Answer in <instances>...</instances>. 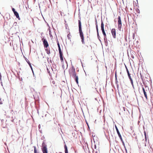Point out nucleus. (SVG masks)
<instances>
[{
  "label": "nucleus",
  "instance_id": "obj_1",
  "mask_svg": "<svg viewBox=\"0 0 153 153\" xmlns=\"http://www.w3.org/2000/svg\"><path fill=\"white\" fill-rule=\"evenodd\" d=\"M69 73L70 75H72V77L74 79L76 82V83L78 85V86H79L78 77V76L76 75V73L75 72V69L73 66L72 67V68L71 69V72L69 71Z\"/></svg>",
  "mask_w": 153,
  "mask_h": 153
},
{
  "label": "nucleus",
  "instance_id": "obj_2",
  "mask_svg": "<svg viewBox=\"0 0 153 153\" xmlns=\"http://www.w3.org/2000/svg\"><path fill=\"white\" fill-rule=\"evenodd\" d=\"M41 150L43 153H48L47 145L45 143H42Z\"/></svg>",
  "mask_w": 153,
  "mask_h": 153
},
{
  "label": "nucleus",
  "instance_id": "obj_3",
  "mask_svg": "<svg viewBox=\"0 0 153 153\" xmlns=\"http://www.w3.org/2000/svg\"><path fill=\"white\" fill-rule=\"evenodd\" d=\"M118 28L119 30L121 31L122 26V22L121 17L120 16H118Z\"/></svg>",
  "mask_w": 153,
  "mask_h": 153
},
{
  "label": "nucleus",
  "instance_id": "obj_4",
  "mask_svg": "<svg viewBox=\"0 0 153 153\" xmlns=\"http://www.w3.org/2000/svg\"><path fill=\"white\" fill-rule=\"evenodd\" d=\"M42 40L44 48H47L49 47V44L46 39H42Z\"/></svg>",
  "mask_w": 153,
  "mask_h": 153
},
{
  "label": "nucleus",
  "instance_id": "obj_5",
  "mask_svg": "<svg viewBox=\"0 0 153 153\" xmlns=\"http://www.w3.org/2000/svg\"><path fill=\"white\" fill-rule=\"evenodd\" d=\"M115 127L116 129V130L117 133L118 135V136L119 138H120V140L121 141H122V140H123L122 136L119 131V130L117 126H116V125H115Z\"/></svg>",
  "mask_w": 153,
  "mask_h": 153
},
{
  "label": "nucleus",
  "instance_id": "obj_6",
  "mask_svg": "<svg viewBox=\"0 0 153 153\" xmlns=\"http://www.w3.org/2000/svg\"><path fill=\"white\" fill-rule=\"evenodd\" d=\"M79 35L81 39V42L82 44H84L85 43L84 42V34L82 32H79Z\"/></svg>",
  "mask_w": 153,
  "mask_h": 153
},
{
  "label": "nucleus",
  "instance_id": "obj_7",
  "mask_svg": "<svg viewBox=\"0 0 153 153\" xmlns=\"http://www.w3.org/2000/svg\"><path fill=\"white\" fill-rule=\"evenodd\" d=\"M111 33L113 37L114 38H116V31L115 28H112L111 30Z\"/></svg>",
  "mask_w": 153,
  "mask_h": 153
},
{
  "label": "nucleus",
  "instance_id": "obj_8",
  "mask_svg": "<svg viewBox=\"0 0 153 153\" xmlns=\"http://www.w3.org/2000/svg\"><path fill=\"white\" fill-rule=\"evenodd\" d=\"M79 32H82V24L80 20H78Z\"/></svg>",
  "mask_w": 153,
  "mask_h": 153
},
{
  "label": "nucleus",
  "instance_id": "obj_9",
  "mask_svg": "<svg viewBox=\"0 0 153 153\" xmlns=\"http://www.w3.org/2000/svg\"><path fill=\"white\" fill-rule=\"evenodd\" d=\"M56 42L57 43V45L58 48V50L59 52V53H63L61 51V49L60 47V44L59 43V42L57 39L56 40Z\"/></svg>",
  "mask_w": 153,
  "mask_h": 153
},
{
  "label": "nucleus",
  "instance_id": "obj_10",
  "mask_svg": "<svg viewBox=\"0 0 153 153\" xmlns=\"http://www.w3.org/2000/svg\"><path fill=\"white\" fill-rule=\"evenodd\" d=\"M59 57L62 63H64V59L63 57V53H59Z\"/></svg>",
  "mask_w": 153,
  "mask_h": 153
},
{
  "label": "nucleus",
  "instance_id": "obj_11",
  "mask_svg": "<svg viewBox=\"0 0 153 153\" xmlns=\"http://www.w3.org/2000/svg\"><path fill=\"white\" fill-rule=\"evenodd\" d=\"M101 29L102 31L105 30L104 28V24L103 22L102 17L101 18Z\"/></svg>",
  "mask_w": 153,
  "mask_h": 153
},
{
  "label": "nucleus",
  "instance_id": "obj_12",
  "mask_svg": "<svg viewBox=\"0 0 153 153\" xmlns=\"http://www.w3.org/2000/svg\"><path fill=\"white\" fill-rule=\"evenodd\" d=\"M23 57L25 58V60L27 62V64H28L29 65L30 68L32 69V67L30 62L24 56H23Z\"/></svg>",
  "mask_w": 153,
  "mask_h": 153
},
{
  "label": "nucleus",
  "instance_id": "obj_13",
  "mask_svg": "<svg viewBox=\"0 0 153 153\" xmlns=\"http://www.w3.org/2000/svg\"><path fill=\"white\" fill-rule=\"evenodd\" d=\"M14 14V15L19 20H20V19L19 17V13H18V12L16 11V12L13 13Z\"/></svg>",
  "mask_w": 153,
  "mask_h": 153
},
{
  "label": "nucleus",
  "instance_id": "obj_14",
  "mask_svg": "<svg viewBox=\"0 0 153 153\" xmlns=\"http://www.w3.org/2000/svg\"><path fill=\"white\" fill-rule=\"evenodd\" d=\"M125 68H126V71L127 73L128 74V78H130L131 77V76H130V74L129 71L128 69V68L126 65H125Z\"/></svg>",
  "mask_w": 153,
  "mask_h": 153
},
{
  "label": "nucleus",
  "instance_id": "obj_15",
  "mask_svg": "<svg viewBox=\"0 0 153 153\" xmlns=\"http://www.w3.org/2000/svg\"><path fill=\"white\" fill-rule=\"evenodd\" d=\"M115 83L116 84H118V81H117V73L116 71L115 72Z\"/></svg>",
  "mask_w": 153,
  "mask_h": 153
},
{
  "label": "nucleus",
  "instance_id": "obj_16",
  "mask_svg": "<svg viewBox=\"0 0 153 153\" xmlns=\"http://www.w3.org/2000/svg\"><path fill=\"white\" fill-rule=\"evenodd\" d=\"M104 39L105 41V45L107 46L108 45V41L107 40V38L106 37V35L105 36H104Z\"/></svg>",
  "mask_w": 153,
  "mask_h": 153
},
{
  "label": "nucleus",
  "instance_id": "obj_17",
  "mask_svg": "<svg viewBox=\"0 0 153 153\" xmlns=\"http://www.w3.org/2000/svg\"><path fill=\"white\" fill-rule=\"evenodd\" d=\"M64 147L65 149V153H68L67 147L66 144L64 145Z\"/></svg>",
  "mask_w": 153,
  "mask_h": 153
},
{
  "label": "nucleus",
  "instance_id": "obj_18",
  "mask_svg": "<svg viewBox=\"0 0 153 153\" xmlns=\"http://www.w3.org/2000/svg\"><path fill=\"white\" fill-rule=\"evenodd\" d=\"M48 48L49 49V48ZM45 48V51H46V52L48 54H49L50 53H51L50 49H48V48Z\"/></svg>",
  "mask_w": 153,
  "mask_h": 153
},
{
  "label": "nucleus",
  "instance_id": "obj_19",
  "mask_svg": "<svg viewBox=\"0 0 153 153\" xmlns=\"http://www.w3.org/2000/svg\"><path fill=\"white\" fill-rule=\"evenodd\" d=\"M34 148V153H39V151H38L36 149V147L35 146H33Z\"/></svg>",
  "mask_w": 153,
  "mask_h": 153
},
{
  "label": "nucleus",
  "instance_id": "obj_20",
  "mask_svg": "<svg viewBox=\"0 0 153 153\" xmlns=\"http://www.w3.org/2000/svg\"><path fill=\"white\" fill-rule=\"evenodd\" d=\"M120 86L121 87L123 91V94H124V93H125L127 92V90L126 89H124L122 85L120 84Z\"/></svg>",
  "mask_w": 153,
  "mask_h": 153
},
{
  "label": "nucleus",
  "instance_id": "obj_21",
  "mask_svg": "<svg viewBox=\"0 0 153 153\" xmlns=\"http://www.w3.org/2000/svg\"><path fill=\"white\" fill-rule=\"evenodd\" d=\"M130 80V82H131V83L132 85L133 88L134 89V84H133V79H132V78L131 77L130 78H129Z\"/></svg>",
  "mask_w": 153,
  "mask_h": 153
},
{
  "label": "nucleus",
  "instance_id": "obj_22",
  "mask_svg": "<svg viewBox=\"0 0 153 153\" xmlns=\"http://www.w3.org/2000/svg\"><path fill=\"white\" fill-rule=\"evenodd\" d=\"M144 135L145 136V140L146 141H147V136H146V131L145 130H144Z\"/></svg>",
  "mask_w": 153,
  "mask_h": 153
},
{
  "label": "nucleus",
  "instance_id": "obj_23",
  "mask_svg": "<svg viewBox=\"0 0 153 153\" xmlns=\"http://www.w3.org/2000/svg\"><path fill=\"white\" fill-rule=\"evenodd\" d=\"M121 142H122V144L123 145V146L125 149V150L126 151V152H127V149L126 148V146H125V143H124V141L123 140H122V141H121Z\"/></svg>",
  "mask_w": 153,
  "mask_h": 153
},
{
  "label": "nucleus",
  "instance_id": "obj_24",
  "mask_svg": "<svg viewBox=\"0 0 153 153\" xmlns=\"http://www.w3.org/2000/svg\"><path fill=\"white\" fill-rule=\"evenodd\" d=\"M47 71L48 73L49 74V76H51V74L50 72V71L49 70V69H48V68L47 67Z\"/></svg>",
  "mask_w": 153,
  "mask_h": 153
},
{
  "label": "nucleus",
  "instance_id": "obj_25",
  "mask_svg": "<svg viewBox=\"0 0 153 153\" xmlns=\"http://www.w3.org/2000/svg\"><path fill=\"white\" fill-rule=\"evenodd\" d=\"M140 78L141 79L142 81L144 80V77L143 76V75L142 74H141V73H140Z\"/></svg>",
  "mask_w": 153,
  "mask_h": 153
},
{
  "label": "nucleus",
  "instance_id": "obj_26",
  "mask_svg": "<svg viewBox=\"0 0 153 153\" xmlns=\"http://www.w3.org/2000/svg\"><path fill=\"white\" fill-rule=\"evenodd\" d=\"M96 30H97V33H99V30H98V25H96Z\"/></svg>",
  "mask_w": 153,
  "mask_h": 153
},
{
  "label": "nucleus",
  "instance_id": "obj_27",
  "mask_svg": "<svg viewBox=\"0 0 153 153\" xmlns=\"http://www.w3.org/2000/svg\"><path fill=\"white\" fill-rule=\"evenodd\" d=\"M49 34L50 37H53V36L51 34V31L50 29H49Z\"/></svg>",
  "mask_w": 153,
  "mask_h": 153
},
{
  "label": "nucleus",
  "instance_id": "obj_28",
  "mask_svg": "<svg viewBox=\"0 0 153 153\" xmlns=\"http://www.w3.org/2000/svg\"><path fill=\"white\" fill-rule=\"evenodd\" d=\"M140 85H141V87H142V90H143V92H146L145 89H144V87L143 86V85H142V83H141Z\"/></svg>",
  "mask_w": 153,
  "mask_h": 153
},
{
  "label": "nucleus",
  "instance_id": "obj_29",
  "mask_svg": "<svg viewBox=\"0 0 153 153\" xmlns=\"http://www.w3.org/2000/svg\"><path fill=\"white\" fill-rule=\"evenodd\" d=\"M102 31L103 36H105L106 35V33L105 31V30H103Z\"/></svg>",
  "mask_w": 153,
  "mask_h": 153
},
{
  "label": "nucleus",
  "instance_id": "obj_30",
  "mask_svg": "<svg viewBox=\"0 0 153 153\" xmlns=\"http://www.w3.org/2000/svg\"><path fill=\"white\" fill-rule=\"evenodd\" d=\"M143 93H144L145 97V98L146 99H147V94H146V91L145 92H143Z\"/></svg>",
  "mask_w": 153,
  "mask_h": 153
},
{
  "label": "nucleus",
  "instance_id": "obj_31",
  "mask_svg": "<svg viewBox=\"0 0 153 153\" xmlns=\"http://www.w3.org/2000/svg\"><path fill=\"white\" fill-rule=\"evenodd\" d=\"M71 35L70 34V33L68 34L67 35V37L68 38V39H71Z\"/></svg>",
  "mask_w": 153,
  "mask_h": 153
},
{
  "label": "nucleus",
  "instance_id": "obj_32",
  "mask_svg": "<svg viewBox=\"0 0 153 153\" xmlns=\"http://www.w3.org/2000/svg\"><path fill=\"white\" fill-rule=\"evenodd\" d=\"M31 69V71H32V72L33 74V76L34 77H36V76H35V74H34V71H33V68H32V69Z\"/></svg>",
  "mask_w": 153,
  "mask_h": 153
},
{
  "label": "nucleus",
  "instance_id": "obj_33",
  "mask_svg": "<svg viewBox=\"0 0 153 153\" xmlns=\"http://www.w3.org/2000/svg\"><path fill=\"white\" fill-rule=\"evenodd\" d=\"M136 11L137 13H140V10H139V9L138 8H137L136 10Z\"/></svg>",
  "mask_w": 153,
  "mask_h": 153
},
{
  "label": "nucleus",
  "instance_id": "obj_34",
  "mask_svg": "<svg viewBox=\"0 0 153 153\" xmlns=\"http://www.w3.org/2000/svg\"><path fill=\"white\" fill-rule=\"evenodd\" d=\"M123 109L124 111H128V112H129L128 110L125 107H123ZM128 112L129 113V112Z\"/></svg>",
  "mask_w": 153,
  "mask_h": 153
},
{
  "label": "nucleus",
  "instance_id": "obj_35",
  "mask_svg": "<svg viewBox=\"0 0 153 153\" xmlns=\"http://www.w3.org/2000/svg\"><path fill=\"white\" fill-rule=\"evenodd\" d=\"M12 11H13V13H14V12H16V10H15V8H13V7H12Z\"/></svg>",
  "mask_w": 153,
  "mask_h": 153
},
{
  "label": "nucleus",
  "instance_id": "obj_36",
  "mask_svg": "<svg viewBox=\"0 0 153 153\" xmlns=\"http://www.w3.org/2000/svg\"><path fill=\"white\" fill-rule=\"evenodd\" d=\"M97 37L98 39H100V37L99 35V33H97Z\"/></svg>",
  "mask_w": 153,
  "mask_h": 153
},
{
  "label": "nucleus",
  "instance_id": "obj_37",
  "mask_svg": "<svg viewBox=\"0 0 153 153\" xmlns=\"http://www.w3.org/2000/svg\"><path fill=\"white\" fill-rule=\"evenodd\" d=\"M17 22H15L13 24V25L14 26H16L17 27L18 26L17 25Z\"/></svg>",
  "mask_w": 153,
  "mask_h": 153
},
{
  "label": "nucleus",
  "instance_id": "obj_38",
  "mask_svg": "<svg viewBox=\"0 0 153 153\" xmlns=\"http://www.w3.org/2000/svg\"><path fill=\"white\" fill-rule=\"evenodd\" d=\"M95 25H98V24H97V19L96 18V17H95Z\"/></svg>",
  "mask_w": 153,
  "mask_h": 153
},
{
  "label": "nucleus",
  "instance_id": "obj_39",
  "mask_svg": "<svg viewBox=\"0 0 153 153\" xmlns=\"http://www.w3.org/2000/svg\"><path fill=\"white\" fill-rule=\"evenodd\" d=\"M56 65L55 64H53V67L54 68H56Z\"/></svg>",
  "mask_w": 153,
  "mask_h": 153
},
{
  "label": "nucleus",
  "instance_id": "obj_40",
  "mask_svg": "<svg viewBox=\"0 0 153 153\" xmlns=\"http://www.w3.org/2000/svg\"><path fill=\"white\" fill-rule=\"evenodd\" d=\"M143 84L144 85L145 87H147V86L146 85L144 80L142 81Z\"/></svg>",
  "mask_w": 153,
  "mask_h": 153
},
{
  "label": "nucleus",
  "instance_id": "obj_41",
  "mask_svg": "<svg viewBox=\"0 0 153 153\" xmlns=\"http://www.w3.org/2000/svg\"><path fill=\"white\" fill-rule=\"evenodd\" d=\"M85 122H86V123L87 126L88 127H89V124H88V122L87 121V120H86V119H85Z\"/></svg>",
  "mask_w": 153,
  "mask_h": 153
},
{
  "label": "nucleus",
  "instance_id": "obj_42",
  "mask_svg": "<svg viewBox=\"0 0 153 153\" xmlns=\"http://www.w3.org/2000/svg\"><path fill=\"white\" fill-rule=\"evenodd\" d=\"M1 78H2V76H1V73H0V82H1L2 81Z\"/></svg>",
  "mask_w": 153,
  "mask_h": 153
},
{
  "label": "nucleus",
  "instance_id": "obj_43",
  "mask_svg": "<svg viewBox=\"0 0 153 153\" xmlns=\"http://www.w3.org/2000/svg\"><path fill=\"white\" fill-rule=\"evenodd\" d=\"M62 67L63 69H64L65 68V66L64 63H62Z\"/></svg>",
  "mask_w": 153,
  "mask_h": 153
},
{
  "label": "nucleus",
  "instance_id": "obj_44",
  "mask_svg": "<svg viewBox=\"0 0 153 153\" xmlns=\"http://www.w3.org/2000/svg\"><path fill=\"white\" fill-rule=\"evenodd\" d=\"M117 85V90H118V88H119V85L118 84H116Z\"/></svg>",
  "mask_w": 153,
  "mask_h": 153
},
{
  "label": "nucleus",
  "instance_id": "obj_45",
  "mask_svg": "<svg viewBox=\"0 0 153 153\" xmlns=\"http://www.w3.org/2000/svg\"><path fill=\"white\" fill-rule=\"evenodd\" d=\"M12 119L11 120V121L12 122H13V121H14V119H13V117H12Z\"/></svg>",
  "mask_w": 153,
  "mask_h": 153
},
{
  "label": "nucleus",
  "instance_id": "obj_46",
  "mask_svg": "<svg viewBox=\"0 0 153 153\" xmlns=\"http://www.w3.org/2000/svg\"><path fill=\"white\" fill-rule=\"evenodd\" d=\"M19 80H20L21 81L22 80V77H21V78L20 77H19Z\"/></svg>",
  "mask_w": 153,
  "mask_h": 153
},
{
  "label": "nucleus",
  "instance_id": "obj_47",
  "mask_svg": "<svg viewBox=\"0 0 153 153\" xmlns=\"http://www.w3.org/2000/svg\"><path fill=\"white\" fill-rule=\"evenodd\" d=\"M40 128H41L40 125L39 124L38 125V128H39V129H40Z\"/></svg>",
  "mask_w": 153,
  "mask_h": 153
},
{
  "label": "nucleus",
  "instance_id": "obj_48",
  "mask_svg": "<svg viewBox=\"0 0 153 153\" xmlns=\"http://www.w3.org/2000/svg\"><path fill=\"white\" fill-rule=\"evenodd\" d=\"M150 85L152 87V80L151 79L150 80Z\"/></svg>",
  "mask_w": 153,
  "mask_h": 153
},
{
  "label": "nucleus",
  "instance_id": "obj_49",
  "mask_svg": "<svg viewBox=\"0 0 153 153\" xmlns=\"http://www.w3.org/2000/svg\"><path fill=\"white\" fill-rule=\"evenodd\" d=\"M79 19L78 20H80L81 21V17L79 15Z\"/></svg>",
  "mask_w": 153,
  "mask_h": 153
},
{
  "label": "nucleus",
  "instance_id": "obj_50",
  "mask_svg": "<svg viewBox=\"0 0 153 153\" xmlns=\"http://www.w3.org/2000/svg\"><path fill=\"white\" fill-rule=\"evenodd\" d=\"M94 148L95 149H96L97 148L96 145L95 144L94 145Z\"/></svg>",
  "mask_w": 153,
  "mask_h": 153
},
{
  "label": "nucleus",
  "instance_id": "obj_51",
  "mask_svg": "<svg viewBox=\"0 0 153 153\" xmlns=\"http://www.w3.org/2000/svg\"><path fill=\"white\" fill-rule=\"evenodd\" d=\"M80 61H81V64H82V67H83V64H82V61H81V60H80Z\"/></svg>",
  "mask_w": 153,
  "mask_h": 153
},
{
  "label": "nucleus",
  "instance_id": "obj_52",
  "mask_svg": "<svg viewBox=\"0 0 153 153\" xmlns=\"http://www.w3.org/2000/svg\"><path fill=\"white\" fill-rule=\"evenodd\" d=\"M37 113L39 114V111L38 108H37Z\"/></svg>",
  "mask_w": 153,
  "mask_h": 153
},
{
  "label": "nucleus",
  "instance_id": "obj_53",
  "mask_svg": "<svg viewBox=\"0 0 153 153\" xmlns=\"http://www.w3.org/2000/svg\"><path fill=\"white\" fill-rule=\"evenodd\" d=\"M88 129V130H90V127H89H89H88V129Z\"/></svg>",
  "mask_w": 153,
  "mask_h": 153
},
{
  "label": "nucleus",
  "instance_id": "obj_54",
  "mask_svg": "<svg viewBox=\"0 0 153 153\" xmlns=\"http://www.w3.org/2000/svg\"><path fill=\"white\" fill-rule=\"evenodd\" d=\"M135 139L137 141V142L138 140H137V136H136V137H135Z\"/></svg>",
  "mask_w": 153,
  "mask_h": 153
},
{
  "label": "nucleus",
  "instance_id": "obj_55",
  "mask_svg": "<svg viewBox=\"0 0 153 153\" xmlns=\"http://www.w3.org/2000/svg\"><path fill=\"white\" fill-rule=\"evenodd\" d=\"M3 104L2 102L1 101H0V104L1 105Z\"/></svg>",
  "mask_w": 153,
  "mask_h": 153
},
{
  "label": "nucleus",
  "instance_id": "obj_56",
  "mask_svg": "<svg viewBox=\"0 0 153 153\" xmlns=\"http://www.w3.org/2000/svg\"><path fill=\"white\" fill-rule=\"evenodd\" d=\"M45 140H44L43 141V142H42V143H45Z\"/></svg>",
  "mask_w": 153,
  "mask_h": 153
},
{
  "label": "nucleus",
  "instance_id": "obj_57",
  "mask_svg": "<svg viewBox=\"0 0 153 153\" xmlns=\"http://www.w3.org/2000/svg\"><path fill=\"white\" fill-rule=\"evenodd\" d=\"M1 84V85L3 86V84H2V82H0Z\"/></svg>",
  "mask_w": 153,
  "mask_h": 153
},
{
  "label": "nucleus",
  "instance_id": "obj_58",
  "mask_svg": "<svg viewBox=\"0 0 153 153\" xmlns=\"http://www.w3.org/2000/svg\"><path fill=\"white\" fill-rule=\"evenodd\" d=\"M50 63H51L52 62V60H51V59L50 60Z\"/></svg>",
  "mask_w": 153,
  "mask_h": 153
},
{
  "label": "nucleus",
  "instance_id": "obj_59",
  "mask_svg": "<svg viewBox=\"0 0 153 153\" xmlns=\"http://www.w3.org/2000/svg\"><path fill=\"white\" fill-rule=\"evenodd\" d=\"M52 83H53V84H55V82H54V81H52Z\"/></svg>",
  "mask_w": 153,
  "mask_h": 153
},
{
  "label": "nucleus",
  "instance_id": "obj_60",
  "mask_svg": "<svg viewBox=\"0 0 153 153\" xmlns=\"http://www.w3.org/2000/svg\"><path fill=\"white\" fill-rule=\"evenodd\" d=\"M44 138H45V137H42L41 138V139L42 140L43 139H44Z\"/></svg>",
  "mask_w": 153,
  "mask_h": 153
},
{
  "label": "nucleus",
  "instance_id": "obj_61",
  "mask_svg": "<svg viewBox=\"0 0 153 153\" xmlns=\"http://www.w3.org/2000/svg\"><path fill=\"white\" fill-rule=\"evenodd\" d=\"M39 131L41 133H42V130H39Z\"/></svg>",
  "mask_w": 153,
  "mask_h": 153
},
{
  "label": "nucleus",
  "instance_id": "obj_62",
  "mask_svg": "<svg viewBox=\"0 0 153 153\" xmlns=\"http://www.w3.org/2000/svg\"><path fill=\"white\" fill-rule=\"evenodd\" d=\"M134 34H133V39L134 38Z\"/></svg>",
  "mask_w": 153,
  "mask_h": 153
},
{
  "label": "nucleus",
  "instance_id": "obj_63",
  "mask_svg": "<svg viewBox=\"0 0 153 153\" xmlns=\"http://www.w3.org/2000/svg\"><path fill=\"white\" fill-rule=\"evenodd\" d=\"M136 6H137V7H139V6H138V4H137H137H136Z\"/></svg>",
  "mask_w": 153,
  "mask_h": 153
},
{
  "label": "nucleus",
  "instance_id": "obj_64",
  "mask_svg": "<svg viewBox=\"0 0 153 153\" xmlns=\"http://www.w3.org/2000/svg\"><path fill=\"white\" fill-rule=\"evenodd\" d=\"M99 41L101 43V41L100 40V39H99Z\"/></svg>",
  "mask_w": 153,
  "mask_h": 153
}]
</instances>
